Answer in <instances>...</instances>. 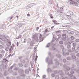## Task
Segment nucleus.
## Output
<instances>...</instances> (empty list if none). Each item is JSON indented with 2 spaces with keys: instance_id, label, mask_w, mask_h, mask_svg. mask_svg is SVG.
Returning <instances> with one entry per match:
<instances>
[{
  "instance_id": "nucleus-6",
  "label": "nucleus",
  "mask_w": 79,
  "mask_h": 79,
  "mask_svg": "<svg viewBox=\"0 0 79 79\" xmlns=\"http://www.w3.org/2000/svg\"><path fill=\"white\" fill-rule=\"evenodd\" d=\"M6 27L5 25H2L0 26V28L1 29H5Z\"/></svg>"
},
{
  "instance_id": "nucleus-9",
  "label": "nucleus",
  "mask_w": 79,
  "mask_h": 79,
  "mask_svg": "<svg viewBox=\"0 0 79 79\" xmlns=\"http://www.w3.org/2000/svg\"><path fill=\"white\" fill-rule=\"evenodd\" d=\"M65 51H66V50H65V49H64V48L62 50V52H63V56H64V53Z\"/></svg>"
},
{
  "instance_id": "nucleus-61",
  "label": "nucleus",
  "mask_w": 79,
  "mask_h": 79,
  "mask_svg": "<svg viewBox=\"0 0 79 79\" xmlns=\"http://www.w3.org/2000/svg\"><path fill=\"white\" fill-rule=\"evenodd\" d=\"M71 74H73L74 73V71H71L70 72Z\"/></svg>"
},
{
  "instance_id": "nucleus-43",
  "label": "nucleus",
  "mask_w": 79,
  "mask_h": 79,
  "mask_svg": "<svg viewBox=\"0 0 79 79\" xmlns=\"http://www.w3.org/2000/svg\"><path fill=\"white\" fill-rule=\"evenodd\" d=\"M63 61L64 62V63H66V60L65 59H64L63 60Z\"/></svg>"
},
{
  "instance_id": "nucleus-11",
  "label": "nucleus",
  "mask_w": 79,
  "mask_h": 79,
  "mask_svg": "<svg viewBox=\"0 0 79 79\" xmlns=\"http://www.w3.org/2000/svg\"><path fill=\"white\" fill-rule=\"evenodd\" d=\"M47 31H48V29H46L45 30V31H43V33L44 34H45L47 32Z\"/></svg>"
},
{
  "instance_id": "nucleus-13",
  "label": "nucleus",
  "mask_w": 79,
  "mask_h": 79,
  "mask_svg": "<svg viewBox=\"0 0 79 79\" xmlns=\"http://www.w3.org/2000/svg\"><path fill=\"white\" fill-rule=\"evenodd\" d=\"M76 45H77V44H76V43H73V44H72V45H73V47H76Z\"/></svg>"
},
{
  "instance_id": "nucleus-21",
  "label": "nucleus",
  "mask_w": 79,
  "mask_h": 79,
  "mask_svg": "<svg viewBox=\"0 0 79 79\" xmlns=\"http://www.w3.org/2000/svg\"><path fill=\"white\" fill-rule=\"evenodd\" d=\"M59 44H63V41H60L59 42Z\"/></svg>"
},
{
  "instance_id": "nucleus-58",
  "label": "nucleus",
  "mask_w": 79,
  "mask_h": 79,
  "mask_svg": "<svg viewBox=\"0 0 79 79\" xmlns=\"http://www.w3.org/2000/svg\"><path fill=\"white\" fill-rule=\"evenodd\" d=\"M32 5H36V4L35 3H33L31 4Z\"/></svg>"
},
{
  "instance_id": "nucleus-2",
  "label": "nucleus",
  "mask_w": 79,
  "mask_h": 79,
  "mask_svg": "<svg viewBox=\"0 0 79 79\" xmlns=\"http://www.w3.org/2000/svg\"><path fill=\"white\" fill-rule=\"evenodd\" d=\"M60 32H61V31L60 30H59L56 31V33L57 34H59L57 35V36L58 37V39H59V38H60V37H61V35L60 34Z\"/></svg>"
},
{
  "instance_id": "nucleus-56",
  "label": "nucleus",
  "mask_w": 79,
  "mask_h": 79,
  "mask_svg": "<svg viewBox=\"0 0 79 79\" xmlns=\"http://www.w3.org/2000/svg\"><path fill=\"white\" fill-rule=\"evenodd\" d=\"M18 68H15V69H14V70H18Z\"/></svg>"
},
{
  "instance_id": "nucleus-23",
  "label": "nucleus",
  "mask_w": 79,
  "mask_h": 79,
  "mask_svg": "<svg viewBox=\"0 0 79 79\" xmlns=\"http://www.w3.org/2000/svg\"><path fill=\"white\" fill-rule=\"evenodd\" d=\"M56 56H57V58H60L61 56H60V55L58 54L56 55Z\"/></svg>"
},
{
  "instance_id": "nucleus-50",
  "label": "nucleus",
  "mask_w": 79,
  "mask_h": 79,
  "mask_svg": "<svg viewBox=\"0 0 79 79\" xmlns=\"http://www.w3.org/2000/svg\"><path fill=\"white\" fill-rule=\"evenodd\" d=\"M60 47L61 48H62V49L64 48V46H63V45H61Z\"/></svg>"
},
{
  "instance_id": "nucleus-44",
  "label": "nucleus",
  "mask_w": 79,
  "mask_h": 79,
  "mask_svg": "<svg viewBox=\"0 0 79 79\" xmlns=\"http://www.w3.org/2000/svg\"><path fill=\"white\" fill-rule=\"evenodd\" d=\"M64 44L65 45H66L68 44V42L66 41L65 42H64Z\"/></svg>"
},
{
  "instance_id": "nucleus-12",
  "label": "nucleus",
  "mask_w": 79,
  "mask_h": 79,
  "mask_svg": "<svg viewBox=\"0 0 79 79\" xmlns=\"http://www.w3.org/2000/svg\"><path fill=\"white\" fill-rule=\"evenodd\" d=\"M34 57H35V53H34L33 54V56L32 59L33 61L34 62L35 61V59H34Z\"/></svg>"
},
{
  "instance_id": "nucleus-34",
  "label": "nucleus",
  "mask_w": 79,
  "mask_h": 79,
  "mask_svg": "<svg viewBox=\"0 0 79 79\" xmlns=\"http://www.w3.org/2000/svg\"><path fill=\"white\" fill-rule=\"evenodd\" d=\"M67 71H69L70 69V68L69 67H67L66 68Z\"/></svg>"
},
{
  "instance_id": "nucleus-53",
  "label": "nucleus",
  "mask_w": 79,
  "mask_h": 79,
  "mask_svg": "<svg viewBox=\"0 0 79 79\" xmlns=\"http://www.w3.org/2000/svg\"><path fill=\"white\" fill-rule=\"evenodd\" d=\"M76 42H79V40L78 39H77L76 40Z\"/></svg>"
},
{
  "instance_id": "nucleus-60",
  "label": "nucleus",
  "mask_w": 79,
  "mask_h": 79,
  "mask_svg": "<svg viewBox=\"0 0 79 79\" xmlns=\"http://www.w3.org/2000/svg\"><path fill=\"white\" fill-rule=\"evenodd\" d=\"M76 56L79 57V53H77L76 55Z\"/></svg>"
},
{
  "instance_id": "nucleus-47",
  "label": "nucleus",
  "mask_w": 79,
  "mask_h": 79,
  "mask_svg": "<svg viewBox=\"0 0 79 79\" xmlns=\"http://www.w3.org/2000/svg\"><path fill=\"white\" fill-rule=\"evenodd\" d=\"M66 74H69V72L68 71H66L65 73Z\"/></svg>"
},
{
  "instance_id": "nucleus-32",
  "label": "nucleus",
  "mask_w": 79,
  "mask_h": 79,
  "mask_svg": "<svg viewBox=\"0 0 79 79\" xmlns=\"http://www.w3.org/2000/svg\"><path fill=\"white\" fill-rule=\"evenodd\" d=\"M62 75H63V74H60V76H61V77L60 78V79H64V77H63V76H62Z\"/></svg>"
},
{
  "instance_id": "nucleus-37",
  "label": "nucleus",
  "mask_w": 79,
  "mask_h": 79,
  "mask_svg": "<svg viewBox=\"0 0 79 79\" xmlns=\"http://www.w3.org/2000/svg\"><path fill=\"white\" fill-rule=\"evenodd\" d=\"M76 50L79 51V47L78 46L77 47V48H76Z\"/></svg>"
},
{
  "instance_id": "nucleus-63",
  "label": "nucleus",
  "mask_w": 79,
  "mask_h": 79,
  "mask_svg": "<svg viewBox=\"0 0 79 79\" xmlns=\"http://www.w3.org/2000/svg\"><path fill=\"white\" fill-rule=\"evenodd\" d=\"M68 52H72V51H71V50H68Z\"/></svg>"
},
{
  "instance_id": "nucleus-8",
  "label": "nucleus",
  "mask_w": 79,
  "mask_h": 79,
  "mask_svg": "<svg viewBox=\"0 0 79 79\" xmlns=\"http://www.w3.org/2000/svg\"><path fill=\"white\" fill-rule=\"evenodd\" d=\"M74 3V1H72V0L70 1V5H73Z\"/></svg>"
},
{
  "instance_id": "nucleus-48",
  "label": "nucleus",
  "mask_w": 79,
  "mask_h": 79,
  "mask_svg": "<svg viewBox=\"0 0 79 79\" xmlns=\"http://www.w3.org/2000/svg\"><path fill=\"white\" fill-rule=\"evenodd\" d=\"M66 31H65V30L63 31V34H66Z\"/></svg>"
},
{
  "instance_id": "nucleus-27",
  "label": "nucleus",
  "mask_w": 79,
  "mask_h": 79,
  "mask_svg": "<svg viewBox=\"0 0 79 79\" xmlns=\"http://www.w3.org/2000/svg\"><path fill=\"white\" fill-rule=\"evenodd\" d=\"M76 58V56H72V57L71 58V59H75Z\"/></svg>"
},
{
  "instance_id": "nucleus-10",
  "label": "nucleus",
  "mask_w": 79,
  "mask_h": 79,
  "mask_svg": "<svg viewBox=\"0 0 79 79\" xmlns=\"http://www.w3.org/2000/svg\"><path fill=\"white\" fill-rule=\"evenodd\" d=\"M12 46H14V45H12V46L10 47V48H9V52H10V51H11L12 50V49L13 50V48H12Z\"/></svg>"
},
{
  "instance_id": "nucleus-1",
  "label": "nucleus",
  "mask_w": 79,
  "mask_h": 79,
  "mask_svg": "<svg viewBox=\"0 0 79 79\" xmlns=\"http://www.w3.org/2000/svg\"><path fill=\"white\" fill-rule=\"evenodd\" d=\"M42 35H40L39 37H38L37 39L39 40V42H41L43 41V39L42 38Z\"/></svg>"
},
{
  "instance_id": "nucleus-35",
  "label": "nucleus",
  "mask_w": 79,
  "mask_h": 79,
  "mask_svg": "<svg viewBox=\"0 0 79 79\" xmlns=\"http://www.w3.org/2000/svg\"><path fill=\"white\" fill-rule=\"evenodd\" d=\"M68 42H69V43L70 44H71V40H68Z\"/></svg>"
},
{
  "instance_id": "nucleus-51",
  "label": "nucleus",
  "mask_w": 79,
  "mask_h": 79,
  "mask_svg": "<svg viewBox=\"0 0 79 79\" xmlns=\"http://www.w3.org/2000/svg\"><path fill=\"white\" fill-rule=\"evenodd\" d=\"M56 64L57 65H58V64H59V62H56Z\"/></svg>"
},
{
  "instance_id": "nucleus-39",
  "label": "nucleus",
  "mask_w": 79,
  "mask_h": 79,
  "mask_svg": "<svg viewBox=\"0 0 79 79\" xmlns=\"http://www.w3.org/2000/svg\"><path fill=\"white\" fill-rule=\"evenodd\" d=\"M17 73H13V75L14 76H16V75H17Z\"/></svg>"
},
{
  "instance_id": "nucleus-55",
  "label": "nucleus",
  "mask_w": 79,
  "mask_h": 79,
  "mask_svg": "<svg viewBox=\"0 0 79 79\" xmlns=\"http://www.w3.org/2000/svg\"><path fill=\"white\" fill-rule=\"evenodd\" d=\"M3 57V56H2V54H0V58H2Z\"/></svg>"
},
{
  "instance_id": "nucleus-52",
  "label": "nucleus",
  "mask_w": 79,
  "mask_h": 79,
  "mask_svg": "<svg viewBox=\"0 0 79 79\" xmlns=\"http://www.w3.org/2000/svg\"><path fill=\"white\" fill-rule=\"evenodd\" d=\"M51 76L52 77H54L55 75L54 74L52 73V74Z\"/></svg>"
},
{
  "instance_id": "nucleus-59",
  "label": "nucleus",
  "mask_w": 79,
  "mask_h": 79,
  "mask_svg": "<svg viewBox=\"0 0 79 79\" xmlns=\"http://www.w3.org/2000/svg\"><path fill=\"white\" fill-rule=\"evenodd\" d=\"M54 24H56V25H57V24H60V23H54Z\"/></svg>"
},
{
  "instance_id": "nucleus-40",
  "label": "nucleus",
  "mask_w": 79,
  "mask_h": 79,
  "mask_svg": "<svg viewBox=\"0 0 79 79\" xmlns=\"http://www.w3.org/2000/svg\"><path fill=\"white\" fill-rule=\"evenodd\" d=\"M66 34L63 33L62 35V37H64V36H66Z\"/></svg>"
},
{
  "instance_id": "nucleus-22",
  "label": "nucleus",
  "mask_w": 79,
  "mask_h": 79,
  "mask_svg": "<svg viewBox=\"0 0 79 79\" xmlns=\"http://www.w3.org/2000/svg\"><path fill=\"white\" fill-rule=\"evenodd\" d=\"M74 4L75 6H77V5H78V3L76 2H74Z\"/></svg>"
},
{
  "instance_id": "nucleus-25",
  "label": "nucleus",
  "mask_w": 79,
  "mask_h": 79,
  "mask_svg": "<svg viewBox=\"0 0 79 79\" xmlns=\"http://www.w3.org/2000/svg\"><path fill=\"white\" fill-rule=\"evenodd\" d=\"M47 71L48 72H50V71H51V69L50 68H48L47 69Z\"/></svg>"
},
{
  "instance_id": "nucleus-36",
  "label": "nucleus",
  "mask_w": 79,
  "mask_h": 79,
  "mask_svg": "<svg viewBox=\"0 0 79 79\" xmlns=\"http://www.w3.org/2000/svg\"><path fill=\"white\" fill-rule=\"evenodd\" d=\"M75 77H74V76L72 75V76H70V78L71 79H73Z\"/></svg>"
},
{
  "instance_id": "nucleus-3",
  "label": "nucleus",
  "mask_w": 79,
  "mask_h": 79,
  "mask_svg": "<svg viewBox=\"0 0 79 79\" xmlns=\"http://www.w3.org/2000/svg\"><path fill=\"white\" fill-rule=\"evenodd\" d=\"M2 40L3 42H7L8 40L6 39V37H3L2 38Z\"/></svg>"
},
{
  "instance_id": "nucleus-57",
  "label": "nucleus",
  "mask_w": 79,
  "mask_h": 79,
  "mask_svg": "<svg viewBox=\"0 0 79 79\" xmlns=\"http://www.w3.org/2000/svg\"><path fill=\"white\" fill-rule=\"evenodd\" d=\"M52 21H53V23H56V21L55 20H52Z\"/></svg>"
},
{
  "instance_id": "nucleus-31",
  "label": "nucleus",
  "mask_w": 79,
  "mask_h": 79,
  "mask_svg": "<svg viewBox=\"0 0 79 79\" xmlns=\"http://www.w3.org/2000/svg\"><path fill=\"white\" fill-rule=\"evenodd\" d=\"M59 76L58 75L56 76L55 77V79H59Z\"/></svg>"
},
{
  "instance_id": "nucleus-16",
  "label": "nucleus",
  "mask_w": 79,
  "mask_h": 79,
  "mask_svg": "<svg viewBox=\"0 0 79 79\" xmlns=\"http://www.w3.org/2000/svg\"><path fill=\"white\" fill-rule=\"evenodd\" d=\"M75 50H76V48H75V47H73L72 48V51H75Z\"/></svg>"
},
{
  "instance_id": "nucleus-30",
  "label": "nucleus",
  "mask_w": 79,
  "mask_h": 79,
  "mask_svg": "<svg viewBox=\"0 0 79 79\" xmlns=\"http://www.w3.org/2000/svg\"><path fill=\"white\" fill-rule=\"evenodd\" d=\"M56 39V37H53L52 39V41H54Z\"/></svg>"
},
{
  "instance_id": "nucleus-7",
  "label": "nucleus",
  "mask_w": 79,
  "mask_h": 79,
  "mask_svg": "<svg viewBox=\"0 0 79 79\" xmlns=\"http://www.w3.org/2000/svg\"><path fill=\"white\" fill-rule=\"evenodd\" d=\"M19 73H24V71L22 69H20L19 71Z\"/></svg>"
},
{
  "instance_id": "nucleus-64",
  "label": "nucleus",
  "mask_w": 79,
  "mask_h": 79,
  "mask_svg": "<svg viewBox=\"0 0 79 79\" xmlns=\"http://www.w3.org/2000/svg\"><path fill=\"white\" fill-rule=\"evenodd\" d=\"M2 74L1 73H0V77H2Z\"/></svg>"
},
{
  "instance_id": "nucleus-24",
  "label": "nucleus",
  "mask_w": 79,
  "mask_h": 79,
  "mask_svg": "<svg viewBox=\"0 0 79 79\" xmlns=\"http://www.w3.org/2000/svg\"><path fill=\"white\" fill-rule=\"evenodd\" d=\"M67 47L68 48H70L71 47V46L69 44H68L67 45Z\"/></svg>"
},
{
  "instance_id": "nucleus-38",
  "label": "nucleus",
  "mask_w": 79,
  "mask_h": 79,
  "mask_svg": "<svg viewBox=\"0 0 79 79\" xmlns=\"http://www.w3.org/2000/svg\"><path fill=\"white\" fill-rule=\"evenodd\" d=\"M52 50H56H56H57V49H56L54 47L52 48Z\"/></svg>"
},
{
  "instance_id": "nucleus-42",
  "label": "nucleus",
  "mask_w": 79,
  "mask_h": 79,
  "mask_svg": "<svg viewBox=\"0 0 79 79\" xmlns=\"http://www.w3.org/2000/svg\"><path fill=\"white\" fill-rule=\"evenodd\" d=\"M48 57H47L46 59V63H47L48 62Z\"/></svg>"
},
{
  "instance_id": "nucleus-62",
  "label": "nucleus",
  "mask_w": 79,
  "mask_h": 79,
  "mask_svg": "<svg viewBox=\"0 0 79 79\" xmlns=\"http://www.w3.org/2000/svg\"><path fill=\"white\" fill-rule=\"evenodd\" d=\"M39 29V28L38 27H36V31H38V30Z\"/></svg>"
},
{
  "instance_id": "nucleus-54",
  "label": "nucleus",
  "mask_w": 79,
  "mask_h": 79,
  "mask_svg": "<svg viewBox=\"0 0 79 79\" xmlns=\"http://www.w3.org/2000/svg\"><path fill=\"white\" fill-rule=\"evenodd\" d=\"M27 79H30V77L29 76H28L27 77Z\"/></svg>"
},
{
  "instance_id": "nucleus-28",
  "label": "nucleus",
  "mask_w": 79,
  "mask_h": 79,
  "mask_svg": "<svg viewBox=\"0 0 79 79\" xmlns=\"http://www.w3.org/2000/svg\"><path fill=\"white\" fill-rule=\"evenodd\" d=\"M71 38V40H74V37L73 36H71L70 37Z\"/></svg>"
},
{
  "instance_id": "nucleus-49",
  "label": "nucleus",
  "mask_w": 79,
  "mask_h": 79,
  "mask_svg": "<svg viewBox=\"0 0 79 79\" xmlns=\"http://www.w3.org/2000/svg\"><path fill=\"white\" fill-rule=\"evenodd\" d=\"M45 77H46V75H44L43 76V78H44V79Z\"/></svg>"
},
{
  "instance_id": "nucleus-18",
  "label": "nucleus",
  "mask_w": 79,
  "mask_h": 79,
  "mask_svg": "<svg viewBox=\"0 0 79 79\" xmlns=\"http://www.w3.org/2000/svg\"><path fill=\"white\" fill-rule=\"evenodd\" d=\"M67 60H71V57L69 56L67 57Z\"/></svg>"
},
{
  "instance_id": "nucleus-46",
  "label": "nucleus",
  "mask_w": 79,
  "mask_h": 79,
  "mask_svg": "<svg viewBox=\"0 0 79 79\" xmlns=\"http://www.w3.org/2000/svg\"><path fill=\"white\" fill-rule=\"evenodd\" d=\"M1 53H5V51H4V50H2L1 52Z\"/></svg>"
},
{
  "instance_id": "nucleus-26",
  "label": "nucleus",
  "mask_w": 79,
  "mask_h": 79,
  "mask_svg": "<svg viewBox=\"0 0 79 79\" xmlns=\"http://www.w3.org/2000/svg\"><path fill=\"white\" fill-rule=\"evenodd\" d=\"M19 65L20 67H22V66H23V64L22 63H19Z\"/></svg>"
},
{
  "instance_id": "nucleus-5",
  "label": "nucleus",
  "mask_w": 79,
  "mask_h": 79,
  "mask_svg": "<svg viewBox=\"0 0 79 79\" xmlns=\"http://www.w3.org/2000/svg\"><path fill=\"white\" fill-rule=\"evenodd\" d=\"M23 25V23H21V24H19V23H17L16 24V26H18V27L19 28H20V27H22V26Z\"/></svg>"
},
{
  "instance_id": "nucleus-41",
  "label": "nucleus",
  "mask_w": 79,
  "mask_h": 79,
  "mask_svg": "<svg viewBox=\"0 0 79 79\" xmlns=\"http://www.w3.org/2000/svg\"><path fill=\"white\" fill-rule=\"evenodd\" d=\"M48 3H49V4H52V1L51 0L49 1Z\"/></svg>"
},
{
  "instance_id": "nucleus-45",
  "label": "nucleus",
  "mask_w": 79,
  "mask_h": 79,
  "mask_svg": "<svg viewBox=\"0 0 79 79\" xmlns=\"http://www.w3.org/2000/svg\"><path fill=\"white\" fill-rule=\"evenodd\" d=\"M22 63H26V61H25V60H23L22 61Z\"/></svg>"
},
{
  "instance_id": "nucleus-15",
  "label": "nucleus",
  "mask_w": 79,
  "mask_h": 79,
  "mask_svg": "<svg viewBox=\"0 0 79 79\" xmlns=\"http://www.w3.org/2000/svg\"><path fill=\"white\" fill-rule=\"evenodd\" d=\"M69 15H73V13L71 11H70L69 12Z\"/></svg>"
},
{
  "instance_id": "nucleus-20",
  "label": "nucleus",
  "mask_w": 79,
  "mask_h": 79,
  "mask_svg": "<svg viewBox=\"0 0 79 79\" xmlns=\"http://www.w3.org/2000/svg\"><path fill=\"white\" fill-rule=\"evenodd\" d=\"M8 50H9V47H6L5 49L6 51V52H8Z\"/></svg>"
},
{
  "instance_id": "nucleus-14",
  "label": "nucleus",
  "mask_w": 79,
  "mask_h": 79,
  "mask_svg": "<svg viewBox=\"0 0 79 79\" xmlns=\"http://www.w3.org/2000/svg\"><path fill=\"white\" fill-rule=\"evenodd\" d=\"M25 73L26 74H29V72L28 70L26 69L25 70Z\"/></svg>"
},
{
  "instance_id": "nucleus-19",
  "label": "nucleus",
  "mask_w": 79,
  "mask_h": 79,
  "mask_svg": "<svg viewBox=\"0 0 79 79\" xmlns=\"http://www.w3.org/2000/svg\"><path fill=\"white\" fill-rule=\"evenodd\" d=\"M69 33H70L71 34H73L74 33V32L73 31H69Z\"/></svg>"
},
{
  "instance_id": "nucleus-33",
  "label": "nucleus",
  "mask_w": 79,
  "mask_h": 79,
  "mask_svg": "<svg viewBox=\"0 0 79 79\" xmlns=\"http://www.w3.org/2000/svg\"><path fill=\"white\" fill-rule=\"evenodd\" d=\"M52 64V61H50V62L48 63V64Z\"/></svg>"
},
{
  "instance_id": "nucleus-29",
  "label": "nucleus",
  "mask_w": 79,
  "mask_h": 79,
  "mask_svg": "<svg viewBox=\"0 0 79 79\" xmlns=\"http://www.w3.org/2000/svg\"><path fill=\"white\" fill-rule=\"evenodd\" d=\"M50 47V43H48L47 45V46H46V47Z\"/></svg>"
},
{
  "instance_id": "nucleus-4",
  "label": "nucleus",
  "mask_w": 79,
  "mask_h": 79,
  "mask_svg": "<svg viewBox=\"0 0 79 79\" xmlns=\"http://www.w3.org/2000/svg\"><path fill=\"white\" fill-rule=\"evenodd\" d=\"M62 40H63V41H66V40H67V39H66V36L62 37Z\"/></svg>"
},
{
  "instance_id": "nucleus-17",
  "label": "nucleus",
  "mask_w": 79,
  "mask_h": 79,
  "mask_svg": "<svg viewBox=\"0 0 79 79\" xmlns=\"http://www.w3.org/2000/svg\"><path fill=\"white\" fill-rule=\"evenodd\" d=\"M3 48H4V45H0V49H2Z\"/></svg>"
}]
</instances>
